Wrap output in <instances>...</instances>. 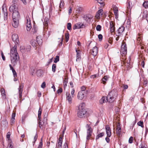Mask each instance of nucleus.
I'll return each instance as SVG.
<instances>
[{
    "label": "nucleus",
    "instance_id": "774afa93",
    "mask_svg": "<svg viewBox=\"0 0 148 148\" xmlns=\"http://www.w3.org/2000/svg\"><path fill=\"white\" fill-rule=\"evenodd\" d=\"M42 111V109L41 107H40L39 108V109L38 111V115H41Z\"/></svg>",
    "mask_w": 148,
    "mask_h": 148
},
{
    "label": "nucleus",
    "instance_id": "aec40b11",
    "mask_svg": "<svg viewBox=\"0 0 148 148\" xmlns=\"http://www.w3.org/2000/svg\"><path fill=\"white\" fill-rule=\"evenodd\" d=\"M85 92H84L83 91H79L77 97L78 99L79 100H82L84 97V94Z\"/></svg>",
    "mask_w": 148,
    "mask_h": 148
},
{
    "label": "nucleus",
    "instance_id": "338daca9",
    "mask_svg": "<svg viewBox=\"0 0 148 148\" xmlns=\"http://www.w3.org/2000/svg\"><path fill=\"white\" fill-rule=\"evenodd\" d=\"M75 92V90L74 88H73L71 91V93L72 96V97H73V95H74Z\"/></svg>",
    "mask_w": 148,
    "mask_h": 148
},
{
    "label": "nucleus",
    "instance_id": "9b49d317",
    "mask_svg": "<svg viewBox=\"0 0 148 148\" xmlns=\"http://www.w3.org/2000/svg\"><path fill=\"white\" fill-rule=\"evenodd\" d=\"M31 48V46L28 45L26 48L24 47H21L20 50L22 52L26 53L30 51Z\"/></svg>",
    "mask_w": 148,
    "mask_h": 148
},
{
    "label": "nucleus",
    "instance_id": "f3484780",
    "mask_svg": "<svg viewBox=\"0 0 148 148\" xmlns=\"http://www.w3.org/2000/svg\"><path fill=\"white\" fill-rule=\"evenodd\" d=\"M106 133L108 137H110L111 136V130L109 125H107L105 127Z\"/></svg>",
    "mask_w": 148,
    "mask_h": 148
},
{
    "label": "nucleus",
    "instance_id": "f03ea898",
    "mask_svg": "<svg viewBox=\"0 0 148 148\" xmlns=\"http://www.w3.org/2000/svg\"><path fill=\"white\" fill-rule=\"evenodd\" d=\"M118 95L117 91L116 90H112L108 94L107 96L108 102L112 103L115 101Z\"/></svg>",
    "mask_w": 148,
    "mask_h": 148
},
{
    "label": "nucleus",
    "instance_id": "680f3d73",
    "mask_svg": "<svg viewBox=\"0 0 148 148\" xmlns=\"http://www.w3.org/2000/svg\"><path fill=\"white\" fill-rule=\"evenodd\" d=\"M99 75V74H94L90 76V77L91 78L94 79L97 77Z\"/></svg>",
    "mask_w": 148,
    "mask_h": 148
},
{
    "label": "nucleus",
    "instance_id": "13d9d810",
    "mask_svg": "<svg viewBox=\"0 0 148 148\" xmlns=\"http://www.w3.org/2000/svg\"><path fill=\"white\" fill-rule=\"evenodd\" d=\"M133 137L132 136L130 137L129 140V143H132L133 142Z\"/></svg>",
    "mask_w": 148,
    "mask_h": 148
},
{
    "label": "nucleus",
    "instance_id": "c9c22d12",
    "mask_svg": "<svg viewBox=\"0 0 148 148\" xmlns=\"http://www.w3.org/2000/svg\"><path fill=\"white\" fill-rule=\"evenodd\" d=\"M143 5L145 8H148V1H145L143 3Z\"/></svg>",
    "mask_w": 148,
    "mask_h": 148
},
{
    "label": "nucleus",
    "instance_id": "f704fd0d",
    "mask_svg": "<svg viewBox=\"0 0 148 148\" xmlns=\"http://www.w3.org/2000/svg\"><path fill=\"white\" fill-rule=\"evenodd\" d=\"M143 19H146L147 18L148 15L147 14V12H143Z\"/></svg>",
    "mask_w": 148,
    "mask_h": 148
},
{
    "label": "nucleus",
    "instance_id": "a211bd4d",
    "mask_svg": "<svg viewBox=\"0 0 148 148\" xmlns=\"http://www.w3.org/2000/svg\"><path fill=\"white\" fill-rule=\"evenodd\" d=\"M103 13V11L102 9L99 10L97 12L95 17L97 19L100 18L101 16H102Z\"/></svg>",
    "mask_w": 148,
    "mask_h": 148
},
{
    "label": "nucleus",
    "instance_id": "5701e85b",
    "mask_svg": "<svg viewBox=\"0 0 148 148\" xmlns=\"http://www.w3.org/2000/svg\"><path fill=\"white\" fill-rule=\"evenodd\" d=\"M108 99H107V96L106 97H103L99 100V102L101 104H103L105 102H108V101L107 100H108Z\"/></svg>",
    "mask_w": 148,
    "mask_h": 148
},
{
    "label": "nucleus",
    "instance_id": "2eb2a0df",
    "mask_svg": "<svg viewBox=\"0 0 148 148\" xmlns=\"http://www.w3.org/2000/svg\"><path fill=\"white\" fill-rule=\"evenodd\" d=\"M12 40L15 43V45H17V44H18V42H19L18 35L16 34H13L12 35Z\"/></svg>",
    "mask_w": 148,
    "mask_h": 148
},
{
    "label": "nucleus",
    "instance_id": "79ce46f5",
    "mask_svg": "<svg viewBox=\"0 0 148 148\" xmlns=\"http://www.w3.org/2000/svg\"><path fill=\"white\" fill-rule=\"evenodd\" d=\"M97 2L100 4L101 5V6H103L104 5V0H97Z\"/></svg>",
    "mask_w": 148,
    "mask_h": 148
},
{
    "label": "nucleus",
    "instance_id": "c756f323",
    "mask_svg": "<svg viewBox=\"0 0 148 148\" xmlns=\"http://www.w3.org/2000/svg\"><path fill=\"white\" fill-rule=\"evenodd\" d=\"M104 135V132L101 133L100 134H98L96 136V140H97L99 138H101Z\"/></svg>",
    "mask_w": 148,
    "mask_h": 148
},
{
    "label": "nucleus",
    "instance_id": "37998d69",
    "mask_svg": "<svg viewBox=\"0 0 148 148\" xmlns=\"http://www.w3.org/2000/svg\"><path fill=\"white\" fill-rule=\"evenodd\" d=\"M62 143H58L56 144V148H62Z\"/></svg>",
    "mask_w": 148,
    "mask_h": 148
},
{
    "label": "nucleus",
    "instance_id": "dca6fc26",
    "mask_svg": "<svg viewBox=\"0 0 148 148\" xmlns=\"http://www.w3.org/2000/svg\"><path fill=\"white\" fill-rule=\"evenodd\" d=\"M0 92L1 94L2 99L4 100L6 99V94L5 90L3 88H1L0 89Z\"/></svg>",
    "mask_w": 148,
    "mask_h": 148
},
{
    "label": "nucleus",
    "instance_id": "69168bd1",
    "mask_svg": "<svg viewBox=\"0 0 148 148\" xmlns=\"http://www.w3.org/2000/svg\"><path fill=\"white\" fill-rule=\"evenodd\" d=\"M62 92V88H59L57 90V92L58 94Z\"/></svg>",
    "mask_w": 148,
    "mask_h": 148
},
{
    "label": "nucleus",
    "instance_id": "a19ab883",
    "mask_svg": "<svg viewBox=\"0 0 148 148\" xmlns=\"http://www.w3.org/2000/svg\"><path fill=\"white\" fill-rule=\"evenodd\" d=\"M69 34L68 32L65 34V37L66 39V41L67 42L69 39Z\"/></svg>",
    "mask_w": 148,
    "mask_h": 148
},
{
    "label": "nucleus",
    "instance_id": "423d86ee",
    "mask_svg": "<svg viewBox=\"0 0 148 148\" xmlns=\"http://www.w3.org/2000/svg\"><path fill=\"white\" fill-rule=\"evenodd\" d=\"M26 18L27 21L26 29L27 31H29L32 28L30 19L28 15L26 16Z\"/></svg>",
    "mask_w": 148,
    "mask_h": 148
},
{
    "label": "nucleus",
    "instance_id": "603ef678",
    "mask_svg": "<svg viewBox=\"0 0 148 148\" xmlns=\"http://www.w3.org/2000/svg\"><path fill=\"white\" fill-rule=\"evenodd\" d=\"M86 87L85 86H83L81 88V90L80 91H83L84 92H85Z\"/></svg>",
    "mask_w": 148,
    "mask_h": 148
},
{
    "label": "nucleus",
    "instance_id": "4d7b16f0",
    "mask_svg": "<svg viewBox=\"0 0 148 148\" xmlns=\"http://www.w3.org/2000/svg\"><path fill=\"white\" fill-rule=\"evenodd\" d=\"M98 38H99V41H101L103 38V36L101 34H99L98 36Z\"/></svg>",
    "mask_w": 148,
    "mask_h": 148
},
{
    "label": "nucleus",
    "instance_id": "a878e982",
    "mask_svg": "<svg viewBox=\"0 0 148 148\" xmlns=\"http://www.w3.org/2000/svg\"><path fill=\"white\" fill-rule=\"evenodd\" d=\"M121 129L120 125H118L116 128V133L118 136H120L121 134Z\"/></svg>",
    "mask_w": 148,
    "mask_h": 148
},
{
    "label": "nucleus",
    "instance_id": "4be33fe9",
    "mask_svg": "<svg viewBox=\"0 0 148 148\" xmlns=\"http://www.w3.org/2000/svg\"><path fill=\"white\" fill-rule=\"evenodd\" d=\"M38 124L40 129L41 130H44L45 129L46 125L47 124L45 123H44L43 122L42 123L41 121H39Z\"/></svg>",
    "mask_w": 148,
    "mask_h": 148
},
{
    "label": "nucleus",
    "instance_id": "393cba45",
    "mask_svg": "<svg viewBox=\"0 0 148 148\" xmlns=\"http://www.w3.org/2000/svg\"><path fill=\"white\" fill-rule=\"evenodd\" d=\"M31 44L32 46L35 48L37 46V44L36 41L34 40H32L30 41Z\"/></svg>",
    "mask_w": 148,
    "mask_h": 148
},
{
    "label": "nucleus",
    "instance_id": "49530a36",
    "mask_svg": "<svg viewBox=\"0 0 148 148\" xmlns=\"http://www.w3.org/2000/svg\"><path fill=\"white\" fill-rule=\"evenodd\" d=\"M38 138V134L37 133H36L34 137V141L33 142V145H34L35 144V142L37 140Z\"/></svg>",
    "mask_w": 148,
    "mask_h": 148
},
{
    "label": "nucleus",
    "instance_id": "ddd939ff",
    "mask_svg": "<svg viewBox=\"0 0 148 148\" xmlns=\"http://www.w3.org/2000/svg\"><path fill=\"white\" fill-rule=\"evenodd\" d=\"M110 31L111 33L114 32L115 30V24L112 21H110Z\"/></svg>",
    "mask_w": 148,
    "mask_h": 148
},
{
    "label": "nucleus",
    "instance_id": "39448f33",
    "mask_svg": "<svg viewBox=\"0 0 148 148\" xmlns=\"http://www.w3.org/2000/svg\"><path fill=\"white\" fill-rule=\"evenodd\" d=\"M87 126L88 128L87 131V136L86 139L87 140H88L90 139L92 136V130L91 127L88 124H87Z\"/></svg>",
    "mask_w": 148,
    "mask_h": 148
},
{
    "label": "nucleus",
    "instance_id": "6e6552de",
    "mask_svg": "<svg viewBox=\"0 0 148 148\" xmlns=\"http://www.w3.org/2000/svg\"><path fill=\"white\" fill-rule=\"evenodd\" d=\"M17 9V8L16 7V6L14 4L12 5L9 8L10 11L11 12H13L12 16L13 15L14 13H17L19 14Z\"/></svg>",
    "mask_w": 148,
    "mask_h": 148
},
{
    "label": "nucleus",
    "instance_id": "0eeeda50",
    "mask_svg": "<svg viewBox=\"0 0 148 148\" xmlns=\"http://www.w3.org/2000/svg\"><path fill=\"white\" fill-rule=\"evenodd\" d=\"M126 44L125 43H122L121 46V53L122 56H125L127 53V47Z\"/></svg>",
    "mask_w": 148,
    "mask_h": 148
},
{
    "label": "nucleus",
    "instance_id": "cd10ccee",
    "mask_svg": "<svg viewBox=\"0 0 148 148\" xmlns=\"http://www.w3.org/2000/svg\"><path fill=\"white\" fill-rule=\"evenodd\" d=\"M76 25L77 26V29H80L85 27V25L83 23L82 24L80 23H76Z\"/></svg>",
    "mask_w": 148,
    "mask_h": 148
},
{
    "label": "nucleus",
    "instance_id": "58836bf2",
    "mask_svg": "<svg viewBox=\"0 0 148 148\" xmlns=\"http://www.w3.org/2000/svg\"><path fill=\"white\" fill-rule=\"evenodd\" d=\"M1 124H3L4 125H5V126H6L8 124L7 121L5 119L2 120L1 121Z\"/></svg>",
    "mask_w": 148,
    "mask_h": 148
},
{
    "label": "nucleus",
    "instance_id": "473e14b6",
    "mask_svg": "<svg viewBox=\"0 0 148 148\" xmlns=\"http://www.w3.org/2000/svg\"><path fill=\"white\" fill-rule=\"evenodd\" d=\"M89 15H85L84 16V19L87 22L88 21L91 19V18L89 17Z\"/></svg>",
    "mask_w": 148,
    "mask_h": 148
},
{
    "label": "nucleus",
    "instance_id": "6ab92c4d",
    "mask_svg": "<svg viewBox=\"0 0 148 148\" xmlns=\"http://www.w3.org/2000/svg\"><path fill=\"white\" fill-rule=\"evenodd\" d=\"M66 99L68 101L69 103L71 104L72 103V98L69 92L66 93Z\"/></svg>",
    "mask_w": 148,
    "mask_h": 148
},
{
    "label": "nucleus",
    "instance_id": "f8f14e48",
    "mask_svg": "<svg viewBox=\"0 0 148 148\" xmlns=\"http://www.w3.org/2000/svg\"><path fill=\"white\" fill-rule=\"evenodd\" d=\"M125 30V28L124 26L123 25L121 26L117 30V34H118V36H121L122 35L123 32Z\"/></svg>",
    "mask_w": 148,
    "mask_h": 148
},
{
    "label": "nucleus",
    "instance_id": "bf43d9fd",
    "mask_svg": "<svg viewBox=\"0 0 148 148\" xmlns=\"http://www.w3.org/2000/svg\"><path fill=\"white\" fill-rule=\"evenodd\" d=\"M15 118H11V125H12L15 122Z\"/></svg>",
    "mask_w": 148,
    "mask_h": 148
},
{
    "label": "nucleus",
    "instance_id": "ea45409f",
    "mask_svg": "<svg viewBox=\"0 0 148 148\" xmlns=\"http://www.w3.org/2000/svg\"><path fill=\"white\" fill-rule=\"evenodd\" d=\"M137 125L139 126H141L142 127H144L143 125V121H140L137 123Z\"/></svg>",
    "mask_w": 148,
    "mask_h": 148
},
{
    "label": "nucleus",
    "instance_id": "bb28decb",
    "mask_svg": "<svg viewBox=\"0 0 148 148\" xmlns=\"http://www.w3.org/2000/svg\"><path fill=\"white\" fill-rule=\"evenodd\" d=\"M37 44L39 45H41L42 43V40L40 37H37L36 38V41Z\"/></svg>",
    "mask_w": 148,
    "mask_h": 148
},
{
    "label": "nucleus",
    "instance_id": "8fccbe9b",
    "mask_svg": "<svg viewBox=\"0 0 148 148\" xmlns=\"http://www.w3.org/2000/svg\"><path fill=\"white\" fill-rule=\"evenodd\" d=\"M96 29L97 31H100L101 29V27L100 25H98L96 27Z\"/></svg>",
    "mask_w": 148,
    "mask_h": 148
},
{
    "label": "nucleus",
    "instance_id": "72a5a7b5",
    "mask_svg": "<svg viewBox=\"0 0 148 148\" xmlns=\"http://www.w3.org/2000/svg\"><path fill=\"white\" fill-rule=\"evenodd\" d=\"M122 85L123 89V91L125 92L126 89H127L128 88V85L125 84H122Z\"/></svg>",
    "mask_w": 148,
    "mask_h": 148
},
{
    "label": "nucleus",
    "instance_id": "0e129e2a",
    "mask_svg": "<svg viewBox=\"0 0 148 148\" xmlns=\"http://www.w3.org/2000/svg\"><path fill=\"white\" fill-rule=\"evenodd\" d=\"M1 54L3 60V61H5V57L3 53L2 52H1Z\"/></svg>",
    "mask_w": 148,
    "mask_h": 148
},
{
    "label": "nucleus",
    "instance_id": "6e6d98bb",
    "mask_svg": "<svg viewBox=\"0 0 148 148\" xmlns=\"http://www.w3.org/2000/svg\"><path fill=\"white\" fill-rule=\"evenodd\" d=\"M114 15L115 16V18H118V16L119 15L118 14V10H117V11H114Z\"/></svg>",
    "mask_w": 148,
    "mask_h": 148
},
{
    "label": "nucleus",
    "instance_id": "4c0bfd02",
    "mask_svg": "<svg viewBox=\"0 0 148 148\" xmlns=\"http://www.w3.org/2000/svg\"><path fill=\"white\" fill-rule=\"evenodd\" d=\"M42 138L41 139L39 143V144L38 145L37 148H42Z\"/></svg>",
    "mask_w": 148,
    "mask_h": 148
},
{
    "label": "nucleus",
    "instance_id": "9d476101",
    "mask_svg": "<svg viewBox=\"0 0 148 148\" xmlns=\"http://www.w3.org/2000/svg\"><path fill=\"white\" fill-rule=\"evenodd\" d=\"M2 11L4 14V20L5 21H7L8 19V12L7 9L6 7H2Z\"/></svg>",
    "mask_w": 148,
    "mask_h": 148
},
{
    "label": "nucleus",
    "instance_id": "3c124183",
    "mask_svg": "<svg viewBox=\"0 0 148 148\" xmlns=\"http://www.w3.org/2000/svg\"><path fill=\"white\" fill-rule=\"evenodd\" d=\"M148 81L147 79H144L143 80V85L145 86H147V84H148Z\"/></svg>",
    "mask_w": 148,
    "mask_h": 148
},
{
    "label": "nucleus",
    "instance_id": "5fc2aeb1",
    "mask_svg": "<svg viewBox=\"0 0 148 148\" xmlns=\"http://www.w3.org/2000/svg\"><path fill=\"white\" fill-rule=\"evenodd\" d=\"M62 136H60L59 139H58V143H62Z\"/></svg>",
    "mask_w": 148,
    "mask_h": 148
},
{
    "label": "nucleus",
    "instance_id": "b1692460",
    "mask_svg": "<svg viewBox=\"0 0 148 148\" xmlns=\"http://www.w3.org/2000/svg\"><path fill=\"white\" fill-rule=\"evenodd\" d=\"M110 77L109 75H105L102 79V81L103 83L105 84L106 83V82L108 81Z\"/></svg>",
    "mask_w": 148,
    "mask_h": 148
},
{
    "label": "nucleus",
    "instance_id": "a18cd8bd",
    "mask_svg": "<svg viewBox=\"0 0 148 148\" xmlns=\"http://www.w3.org/2000/svg\"><path fill=\"white\" fill-rule=\"evenodd\" d=\"M49 20L48 18L45 19L44 20V23L45 26L46 27L47 26L48 24V23Z\"/></svg>",
    "mask_w": 148,
    "mask_h": 148
},
{
    "label": "nucleus",
    "instance_id": "412c9836",
    "mask_svg": "<svg viewBox=\"0 0 148 148\" xmlns=\"http://www.w3.org/2000/svg\"><path fill=\"white\" fill-rule=\"evenodd\" d=\"M76 52L77 53L76 54V61L80 60L81 58V51L79 50L76 49Z\"/></svg>",
    "mask_w": 148,
    "mask_h": 148
},
{
    "label": "nucleus",
    "instance_id": "7ed1b4c3",
    "mask_svg": "<svg viewBox=\"0 0 148 148\" xmlns=\"http://www.w3.org/2000/svg\"><path fill=\"white\" fill-rule=\"evenodd\" d=\"M20 17V14L18 13H15L12 16V20L13 22L12 23V25L15 28L17 27L19 25V21Z\"/></svg>",
    "mask_w": 148,
    "mask_h": 148
},
{
    "label": "nucleus",
    "instance_id": "f257e3e1",
    "mask_svg": "<svg viewBox=\"0 0 148 148\" xmlns=\"http://www.w3.org/2000/svg\"><path fill=\"white\" fill-rule=\"evenodd\" d=\"M17 46L15 45L10 49V58L12 64L13 66L16 65L19 60V56L17 50Z\"/></svg>",
    "mask_w": 148,
    "mask_h": 148
},
{
    "label": "nucleus",
    "instance_id": "1a4fd4ad",
    "mask_svg": "<svg viewBox=\"0 0 148 148\" xmlns=\"http://www.w3.org/2000/svg\"><path fill=\"white\" fill-rule=\"evenodd\" d=\"M23 88V83H21L19 86L18 90V94L20 99H22V93Z\"/></svg>",
    "mask_w": 148,
    "mask_h": 148
},
{
    "label": "nucleus",
    "instance_id": "e2e57ef3",
    "mask_svg": "<svg viewBox=\"0 0 148 148\" xmlns=\"http://www.w3.org/2000/svg\"><path fill=\"white\" fill-rule=\"evenodd\" d=\"M46 87V83L45 82H43L41 85V87L43 88H44Z\"/></svg>",
    "mask_w": 148,
    "mask_h": 148
},
{
    "label": "nucleus",
    "instance_id": "864d4df0",
    "mask_svg": "<svg viewBox=\"0 0 148 148\" xmlns=\"http://www.w3.org/2000/svg\"><path fill=\"white\" fill-rule=\"evenodd\" d=\"M10 132H8L7 133L6 137L8 140H10Z\"/></svg>",
    "mask_w": 148,
    "mask_h": 148
},
{
    "label": "nucleus",
    "instance_id": "e433bc0d",
    "mask_svg": "<svg viewBox=\"0 0 148 148\" xmlns=\"http://www.w3.org/2000/svg\"><path fill=\"white\" fill-rule=\"evenodd\" d=\"M56 69V65L55 64H53L52 66V71L54 73L55 72Z\"/></svg>",
    "mask_w": 148,
    "mask_h": 148
},
{
    "label": "nucleus",
    "instance_id": "7c9ffc66",
    "mask_svg": "<svg viewBox=\"0 0 148 148\" xmlns=\"http://www.w3.org/2000/svg\"><path fill=\"white\" fill-rule=\"evenodd\" d=\"M112 41L111 40H108L105 44L104 45V47L106 49H107L109 46V44H112Z\"/></svg>",
    "mask_w": 148,
    "mask_h": 148
},
{
    "label": "nucleus",
    "instance_id": "09e8293b",
    "mask_svg": "<svg viewBox=\"0 0 148 148\" xmlns=\"http://www.w3.org/2000/svg\"><path fill=\"white\" fill-rule=\"evenodd\" d=\"M33 29H34V33H36L37 32V30H38V28L35 25H34L33 28Z\"/></svg>",
    "mask_w": 148,
    "mask_h": 148
},
{
    "label": "nucleus",
    "instance_id": "4468645a",
    "mask_svg": "<svg viewBox=\"0 0 148 148\" xmlns=\"http://www.w3.org/2000/svg\"><path fill=\"white\" fill-rule=\"evenodd\" d=\"M98 48L96 46L94 47L93 49L91 50L90 53L94 57L96 56L98 53Z\"/></svg>",
    "mask_w": 148,
    "mask_h": 148
},
{
    "label": "nucleus",
    "instance_id": "de8ad7c7",
    "mask_svg": "<svg viewBox=\"0 0 148 148\" xmlns=\"http://www.w3.org/2000/svg\"><path fill=\"white\" fill-rule=\"evenodd\" d=\"M67 28L68 30H70L71 28V23H69L67 25Z\"/></svg>",
    "mask_w": 148,
    "mask_h": 148
},
{
    "label": "nucleus",
    "instance_id": "c03bdc74",
    "mask_svg": "<svg viewBox=\"0 0 148 148\" xmlns=\"http://www.w3.org/2000/svg\"><path fill=\"white\" fill-rule=\"evenodd\" d=\"M59 60V57L58 56H56V58L54 60V62L55 63H56L58 62Z\"/></svg>",
    "mask_w": 148,
    "mask_h": 148
},
{
    "label": "nucleus",
    "instance_id": "052dcab7",
    "mask_svg": "<svg viewBox=\"0 0 148 148\" xmlns=\"http://www.w3.org/2000/svg\"><path fill=\"white\" fill-rule=\"evenodd\" d=\"M13 73V75L14 77H17V73L15 71V70H14L12 71Z\"/></svg>",
    "mask_w": 148,
    "mask_h": 148
},
{
    "label": "nucleus",
    "instance_id": "2f4dec72",
    "mask_svg": "<svg viewBox=\"0 0 148 148\" xmlns=\"http://www.w3.org/2000/svg\"><path fill=\"white\" fill-rule=\"evenodd\" d=\"M131 56H130L128 57V60H127V64H128V66H129V67L130 68H131L132 67V66H131Z\"/></svg>",
    "mask_w": 148,
    "mask_h": 148
},
{
    "label": "nucleus",
    "instance_id": "20e7f679",
    "mask_svg": "<svg viewBox=\"0 0 148 148\" xmlns=\"http://www.w3.org/2000/svg\"><path fill=\"white\" fill-rule=\"evenodd\" d=\"M78 116L81 118H84L87 116V111L82 106L79 107L77 112Z\"/></svg>",
    "mask_w": 148,
    "mask_h": 148
},
{
    "label": "nucleus",
    "instance_id": "c85d7f7f",
    "mask_svg": "<svg viewBox=\"0 0 148 148\" xmlns=\"http://www.w3.org/2000/svg\"><path fill=\"white\" fill-rule=\"evenodd\" d=\"M47 113H45V114L44 115L43 118V122L44 123H45L47 124Z\"/></svg>",
    "mask_w": 148,
    "mask_h": 148
}]
</instances>
